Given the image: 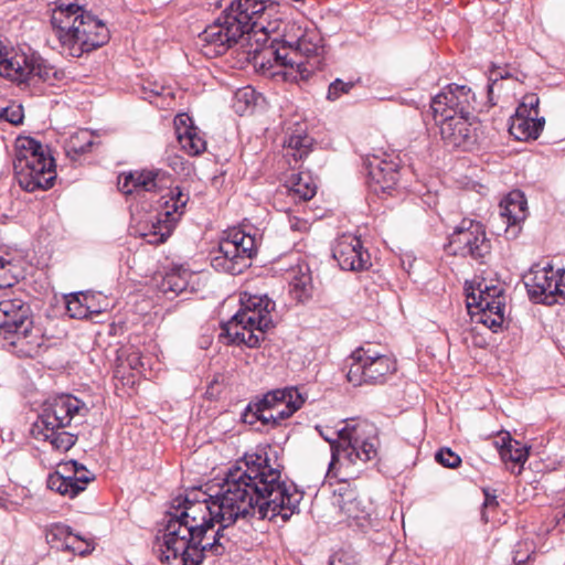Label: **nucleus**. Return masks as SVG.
I'll return each instance as SVG.
<instances>
[{"label":"nucleus","instance_id":"nucleus-1","mask_svg":"<svg viewBox=\"0 0 565 565\" xmlns=\"http://www.w3.org/2000/svg\"><path fill=\"white\" fill-rule=\"evenodd\" d=\"M303 492L281 480V472L258 454L228 469L220 491L211 495L201 489L186 491L171 501L162 535L161 561L180 558L182 565H200L205 553H225V531L238 520H269L286 523L300 512Z\"/></svg>","mask_w":565,"mask_h":565},{"label":"nucleus","instance_id":"nucleus-2","mask_svg":"<svg viewBox=\"0 0 565 565\" xmlns=\"http://www.w3.org/2000/svg\"><path fill=\"white\" fill-rule=\"evenodd\" d=\"M51 24L62 54L71 57H81L110 39L107 25L75 3H58L52 10Z\"/></svg>","mask_w":565,"mask_h":565},{"label":"nucleus","instance_id":"nucleus-3","mask_svg":"<svg viewBox=\"0 0 565 565\" xmlns=\"http://www.w3.org/2000/svg\"><path fill=\"white\" fill-rule=\"evenodd\" d=\"M239 310L222 323L220 338L226 344H244L247 348H258L265 340L267 330L274 327L271 312L275 302L267 295H241Z\"/></svg>","mask_w":565,"mask_h":565},{"label":"nucleus","instance_id":"nucleus-4","mask_svg":"<svg viewBox=\"0 0 565 565\" xmlns=\"http://www.w3.org/2000/svg\"><path fill=\"white\" fill-rule=\"evenodd\" d=\"M257 250L258 241L255 235L232 228L221 239L211 265L218 271L238 275L250 266Z\"/></svg>","mask_w":565,"mask_h":565},{"label":"nucleus","instance_id":"nucleus-5","mask_svg":"<svg viewBox=\"0 0 565 565\" xmlns=\"http://www.w3.org/2000/svg\"><path fill=\"white\" fill-rule=\"evenodd\" d=\"M338 437L343 444L333 446V460L344 452L350 463L358 460L367 462L379 457L380 439L377 427L367 420H359L354 424H347L338 431Z\"/></svg>","mask_w":565,"mask_h":565},{"label":"nucleus","instance_id":"nucleus-6","mask_svg":"<svg viewBox=\"0 0 565 565\" xmlns=\"http://www.w3.org/2000/svg\"><path fill=\"white\" fill-rule=\"evenodd\" d=\"M350 360L347 379L354 386L383 384L396 371L394 359L371 348H358L351 353Z\"/></svg>","mask_w":565,"mask_h":565},{"label":"nucleus","instance_id":"nucleus-7","mask_svg":"<svg viewBox=\"0 0 565 565\" xmlns=\"http://www.w3.org/2000/svg\"><path fill=\"white\" fill-rule=\"evenodd\" d=\"M446 248L451 255L471 257L483 263L491 253V241L481 222L465 217L449 235Z\"/></svg>","mask_w":565,"mask_h":565},{"label":"nucleus","instance_id":"nucleus-8","mask_svg":"<svg viewBox=\"0 0 565 565\" xmlns=\"http://www.w3.org/2000/svg\"><path fill=\"white\" fill-rule=\"evenodd\" d=\"M266 7L260 0H233L223 10L218 20L233 39L238 42L244 35L250 40V31L265 30Z\"/></svg>","mask_w":565,"mask_h":565},{"label":"nucleus","instance_id":"nucleus-9","mask_svg":"<svg viewBox=\"0 0 565 565\" xmlns=\"http://www.w3.org/2000/svg\"><path fill=\"white\" fill-rule=\"evenodd\" d=\"M189 199V193H184L180 186L170 189L169 199L162 196L164 211L158 213L156 221H152L148 231L142 234L149 244L158 245L167 241L184 213Z\"/></svg>","mask_w":565,"mask_h":565},{"label":"nucleus","instance_id":"nucleus-10","mask_svg":"<svg viewBox=\"0 0 565 565\" xmlns=\"http://www.w3.org/2000/svg\"><path fill=\"white\" fill-rule=\"evenodd\" d=\"M476 97L466 85L449 84L443 92L431 98L430 110L435 121L451 119L452 116L471 115Z\"/></svg>","mask_w":565,"mask_h":565},{"label":"nucleus","instance_id":"nucleus-11","mask_svg":"<svg viewBox=\"0 0 565 565\" xmlns=\"http://www.w3.org/2000/svg\"><path fill=\"white\" fill-rule=\"evenodd\" d=\"M369 186L377 195L391 194L399 180L401 160L394 153L372 154L365 160Z\"/></svg>","mask_w":565,"mask_h":565},{"label":"nucleus","instance_id":"nucleus-12","mask_svg":"<svg viewBox=\"0 0 565 565\" xmlns=\"http://www.w3.org/2000/svg\"><path fill=\"white\" fill-rule=\"evenodd\" d=\"M440 136L448 147L470 150L479 142L481 122L473 114L452 116L451 119H439Z\"/></svg>","mask_w":565,"mask_h":565},{"label":"nucleus","instance_id":"nucleus-13","mask_svg":"<svg viewBox=\"0 0 565 565\" xmlns=\"http://www.w3.org/2000/svg\"><path fill=\"white\" fill-rule=\"evenodd\" d=\"M171 174L159 168L132 170L118 177V189L124 194L134 192H159L170 188Z\"/></svg>","mask_w":565,"mask_h":565},{"label":"nucleus","instance_id":"nucleus-14","mask_svg":"<svg viewBox=\"0 0 565 565\" xmlns=\"http://www.w3.org/2000/svg\"><path fill=\"white\" fill-rule=\"evenodd\" d=\"M81 411H87L82 401L72 395H61L42 405V413L38 415V419H41L43 428H65Z\"/></svg>","mask_w":565,"mask_h":565},{"label":"nucleus","instance_id":"nucleus-15","mask_svg":"<svg viewBox=\"0 0 565 565\" xmlns=\"http://www.w3.org/2000/svg\"><path fill=\"white\" fill-rule=\"evenodd\" d=\"M332 256L343 270L360 271L372 265L371 256L361 239L351 234H343L337 239Z\"/></svg>","mask_w":565,"mask_h":565},{"label":"nucleus","instance_id":"nucleus-16","mask_svg":"<svg viewBox=\"0 0 565 565\" xmlns=\"http://www.w3.org/2000/svg\"><path fill=\"white\" fill-rule=\"evenodd\" d=\"M15 147L14 178L21 189L32 193L35 191V138L19 137Z\"/></svg>","mask_w":565,"mask_h":565},{"label":"nucleus","instance_id":"nucleus-17","mask_svg":"<svg viewBox=\"0 0 565 565\" xmlns=\"http://www.w3.org/2000/svg\"><path fill=\"white\" fill-rule=\"evenodd\" d=\"M557 273L551 265L532 267L529 275L524 277L529 297L537 303L551 305L555 301Z\"/></svg>","mask_w":565,"mask_h":565},{"label":"nucleus","instance_id":"nucleus-18","mask_svg":"<svg viewBox=\"0 0 565 565\" xmlns=\"http://www.w3.org/2000/svg\"><path fill=\"white\" fill-rule=\"evenodd\" d=\"M199 41L201 42L203 53L210 57L224 54L237 43L224 29L218 18L199 34Z\"/></svg>","mask_w":565,"mask_h":565},{"label":"nucleus","instance_id":"nucleus-19","mask_svg":"<svg viewBox=\"0 0 565 565\" xmlns=\"http://www.w3.org/2000/svg\"><path fill=\"white\" fill-rule=\"evenodd\" d=\"M174 122L178 141L188 154L199 156L205 151L206 141L190 117L184 114L179 115Z\"/></svg>","mask_w":565,"mask_h":565},{"label":"nucleus","instance_id":"nucleus-20","mask_svg":"<svg viewBox=\"0 0 565 565\" xmlns=\"http://www.w3.org/2000/svg\"><path fill=\"white\" fill-rule=\"evenodd\" d=\"M20 323L11 321L10 323L2 324L1 328L7 330H13L10 334H13V340H11L10 344L14 349V354L20 359H33L35 354V345L34 340L35 335L33 334V322H28L26 324L19 320Z\"/></svg>","mask_w":565,"mask_h":565},{"label":"nucleus","instance_id":"nucleus-21","mask_svg":"<svg viewBox=\"0 0 565 565\" xmlns=\"http://www.w3.org/2000/svg\"><path fill=\"white\" fill-rule=\"evenodd\" d=\"M35 70V58L32 54L30 57L24 53L8 52L7 56L0 61V76L12 81L23 82Z\"/></svg>","mask_w":565,"mask_h":565},{"label":"nucleus","instance_id":"nucleus-22","mask_svg":"<svg viewBox=\"0 0 565 565\" xmlns=\"http://www.w3.org/2000/svg\"><path fill=\"white\" fill-rule=\"evenodd\" d=\"M192 277V273L182 266H178L161 276L160 281L156 284V286L160 292L172 300L177 296L188 291L189 282Z\"/></svg>","mask_w":565,"mask_h":565},{"label":"nucleus","instance_id":"nucleus-23","mask_svg":"<svg viewBox=\"0 0 565 565\" xmlns=\"http://www.w3.org/2000/svg\"><path fill=\"white\" fill-rule=\"evenodd\" d=\"M56 177L54 150L50 146L38 141V190L53 188Z\"/></svg>","mask_w":565,"mask_h":565},{"label":"nucleus","instance_id":"nucleus-24","mask_svg":"<svg viewBox=\"0 0 565 565\" xmlns=\"http://www.w3.org/2000/svg\"><path fill=\"white\" fill-rule=\"evenodd\" d=\"M276 391H285V396L281 402L270 403L268 405L269 412L275 417V425L279 426L280 423L291 417L305 403V397L299 393L297 387L290 386L285 388H277Z\"/></svg>","mask_w":565,"mask_h":565},{"label":"nucleus","instance_id":"nucleus-25","mask_svg":"<svg viewBox=\"0 0 565 565\" xmlns=\"http://www.w3.org/2000/svg\"><path fill=\"white\" fill-rule=\"evenodd\" d=\"M494 446L498 449L502 461H510L514 465H519L520 468L523 467L529 458V447L513 439L509 433L500 436L499 439L494 441Z\"/></svg>","mask_w":565,"mask_h":565},{"label":"nucleus","instance_id":"nucleus-26","mask_svg":"<svg viewBox=\"0 0 565 565\" xmlns=\"http://www.w3.org/2000/svg\"><path fill=\"white\" fill-rule=\"evenodd\" d=\"M545 125L544 117L516 115L510 132L518 140L537 139Z\"/></svg>","mask_w":565,"mask_h":565},{"label":"nucleus","instance_id":"nucleus-27","mask_svg":"<svg viewBox=\"0 0 565 565\" xmlns=\"http://www.w3.org/2000/svg\"><path fill=\"white\" fill-rule=\"evenodd\" d=\"M526 200L520 191L511 192L500 204V215L507 224L515 225L526 217Z\"/></svg>","mask_w":565,"mask_h":565},{"label":"nucleus","instance_id":"nucleus-28","mask_svg":"<svg viewBox=\"0 0 565 565\" xmlns=\"http://www.w3.org/2000/svg\"><path fill=\"white\" fill-rule=\"evenodd\" d=\"M21 320L23 324L28 322H33L32 318H29L25 315V310H23V302L20 299H1L0 300V327L4 323L19 322ZM12 330H7L4 328H0V335L7 338Z\"/></svg>","mask_w":565,"mask_h":565},{"label":"nucleus","instance_id":"nucleus-29","mask_svg":"<svg viewBox=\"0 0 565 565\" xmlns=\"http://www.w3.org/2000/svg\"><path fill=\"white\" fill-rule=\"evenodd\" d=\"M288 193L294 199L301 201L311 200L317 192V185L308 173H292L286 181Z\"/></svg>","mask_w":565,"mask_h":565},{"label":"nucleus","instance_id":"nucleus-30","mask_svg":"<svg viewBox=\"0 0 565 565\" xmlns=\"http://www.w3.org/2000/svg\"><path fill=\"white\" fill-rule=\"evenodd\" d=\"M338 505L348 521H354L356 525H361V521L369 515L366 505L353 491L340 494Z\"/></svg>","mask_w":565,"mask_h":565},{"label":"nucleus","instance_id":"nucleus-31","mask_svg":"<svg viewBox=\"0 0 565 565\" xmlns=\"http://www.w3.org/2000/svg\"><path fill=\"white\" fill-rule=\"evenodd\" d=\"M45 541L51 548L56 551H65V548H74L67 543H74L71 529L64 524L55 523L45 529Z\"/></svg>","mask_w":565,"mask_h":565},{"label":"nucleus","instance_id":"nucleus-32","mask_svg":"<svg viewBox=\"0 0 565 565\" xmlns=\"http://www.w3.org/2000/svg\"><path fill=\"white\" fill-rule=\"evenodd\" d=\"M44 440L49 441L53 449L65 452L70 450L77 440V435L65 431L64 428L46 427L40 431Z\"/></svg>","mask_w":565,"mask_h":565},{"label":"nucleus","instance_id":"nucleus-33","mask_svg":"<svg viewBox=\"0 0 565 565\" xmlns=\"http://www.w3.org/2000/svg\"><path fill=\"white\" fill-rule=\"evenodd\" d=\"M93 296L88 292L71 294L66 298V310L71 318L84 319L92 312H97L90 308L89 300Z\"/></svg>","mask_w":565,"mask_h":565},{"label":"nucleus","instance_id":"nucleus-34","mask_svg":"<svg viewBox=\"0 0 565 565\" xmlns=\"http://www.w3.org/2000/svg\"><path fill=\"white\" fill-rule=\"evenodd\" d=\"M22 275L23 270L18 262L0 255V290L13 287Z\"/></svg>","mask_w":565,"mask_h":565},{"label":"nucleus","instance_id":"nucleus-35","mask_svg":"<svg viewBox=\"0 0 565 565\" xmlns=\"http://www.w3.org/2000/svg\"><path fill=\"white\" fill-rule=\"evenodd\" d=\"M290 288L294 298L300 302H305L311 297L312 284L308 266H306V271H302V268L299 267L298 273L291 278Z\"/></svg>","mask_w":565,"mask_h":565},{"label":"nucleus","instance_id":"nucleus-36","mask_svg":"<svg viewBox=\"0 0 565 565\" xmlns=\"http://www.w3.org/2000/svg\"><path fill=\"white\" fill-rule=\"evenodd\" d=\"M285 147L287 148V156L292 157L295 161H299L311 152L312 138L307 135H291L285 141Z\"/></svg>","mask_w":565,"mask_h":565},{"label":"nucleus","instance_id":"nucleus-37","mask_svg":"<svg viewBox=\"0 0 565 565\" xmlns=\"http://www.w3.org/2000/svg\"><path fill=\"white\" fill-rule=\"evenodd\" d=\"M285 394V391H270L266 393L262 399L256 402V412H260V424L263 426L276 427L275 417L273 416V413L269 412L268 405L277 401L281 402Z\"/></svg>","mask_w":565,"mask_h":565},{"label":"nucleus","instance_id":"nucleus-38","mask_svg":"<svg viewBox=\"0 0 565 565\" xmlns=\"http://www.w3.org/2000/svg\"><path fill=\"white\" fill-rule=\"evenodd\" d=\"M60 467L62 468L64 473H67L71 476L73 482L84 486V489L86 488V484L95 479L94 473H92L87 468L81 463H78L75 460H70L64 463H60Z\"/></svg>","mask_w":565,"mask_h":565},{"label":"nucleus","instance_id":"nucleus-39","mask_svg":"<svg viewBox=\"0 0 565 565\" xmlns=\"http://www.w3.org/2000/svg\"><path fill=\"white\" fill-rule=\"evenodd\" d=\"M329 565H362V559L353 548L345 547L335 551L331 555Z\"/></svg>","mask_w":565,"mask_h":565},{"label":"nucleus","instance_id":"nucleus-40","mask_svg":"<svg viewBox=\"0 0 565 565\" xmlns=\"http://www.w3.org/2000/svg\"><path fill=\"white\" fill-rule=\"evenodd\" d=\"M540 98L535 93L525 94L516 108V115L537 116Z\"/></svg>","mask_w":565,"mask_h":565},{"label":"nucleus","instance_id":"nucleus-41","mask_svg":"<svg viewBox=\"0 0 565 565\" xmlns=\"http://www.w3.org/2000/svg\"><path fill=\"white\" fill-rule=\"evenodd\" d=\"M354 85L355 83L352 81L343 82L340 78H335L328 87L327 99L330 102L339 99L342 95L349 94Z\"/></svg>","mask_w":565,"mask_h":565},{"label":"nucleus","instance_id":"nucleus-42","mask_svg":"<svg viewBox=\"0 0 565 565\" xmlns=\"http://www.w3.org/2000/svg\"><path fill=\"white\" fill-rule=\"evenodd\" d=\"M476 307L482 312L488 313L490 316H504V309H505V297H499L497 300H491V302L486 301L482 302H476Z\"/></svg>","mask_w":565,"mask_h":565},{"label":"nucleus","instance_id":"nucleus-43","mask_svg":"<svg viewBox=\"0 0 565 565\" xmlns=\"http://www.w3.org/2000/svg\"><path fill=\"white\" fill-rule=\"evenodd\" d=\"M436 460L444 467L457 468L461 463L459 455L451 451L449 448H441L436 452Z\"/></svg>","mask_w":565,"mask_h":565},{"label":"nucleus","instance_id":"nucleus-44","mask_svg":"<svg viewBox=\"0 0 565 565\" xmlns=\"http://www.w3.org/2000/svg\"><path fill=\"white\" fill-rule=\"evenodd\" d=\"M0 118L12 125H19L23 119V108L21 105L3 107L0 109Z\"/></svg>","mask_w":565,"mask_h":565},{"label":"nucleus","instance_id":"nucleus-45","mask_svg":"<svg viewBox=\"0 0 565 565\" xmlns=\"http://www.w3.org/2000/svg\"><path fill=\"white\" fill-rule=\"evenodd\" d=\"M499 297H504L503 289L498 286H486L484 289L480 290V294L478 296V299L472 296L473 305L476 306V302H482L486 301L491 302V300H497ZM468 306H472V303H468Z\"/></svg>","mask_w":565,"mask_h":565},{"label":"nucleus","instance_id":"nucleus-46","mask_svg":"<svg viewBox=\"0 0 565 565\" xmlns=\"http://www.w3.org/2000/svg\"><path fill=\"white\" fill-rule=\"evenodd\" d=\"M64 479L66 480V482H64V484L61 486L58 494L73 499L84 491V486L73 482L71 476H68L67 473L64 475Z\"/></svg>","mask_w":565,"mask_h":565},{"label":"nucleus","instance_id":"nucleus-47","mask_svg":"<svg viewBox=\"0 0 565 565\" xmlns=\"http://www.w3.org/2000/svg\"><path fill=\"white\" fill-rule=\"evenodd\" d=\"M74 543H67L70 546H74V548H65V551H71L78 555H86L92 552L93 547L90 543L84 537L73 534Z\"/></svg>","mask_w":565,"mask_h":565},{"label":"nucleus","instance_id":"nucleus-48","mask_svg":"<svg viewBox=\"0 0 565 565\" xmlns=\"http://www.w3.org/2000/svg\"><path fill=\"white\" fill-rule=\"evenodd\" d=\"M268 53L274 56L275 61L281 66H290L292 67L294 62L288 57V53L286 52V47H275L274 41L268 46Z\"/></svg>","mask_w":565,"mask_h":565},{"label":"nucleus","instance_id":"nucleus-49","mask_svg":"<svg viewBox=\"0 0 565 565\" xmlns=\"http://www.w3.org/2000/svg\"><path fill=\"white\" fill-rule=\"evenodd\" d=\"M255 38V42L257 43V47L255 49V53H258L259 51L268 52V47H266V44L269 40L268 38V29L265 25V30L262 31L259 29H255V31H250V39Z\"/></svg>","mask_w":565,"mask_h":565},{"label":"nucleus","instance_id":"nucleus-50","mask_svg":"<svg viewBox=\"0 0 565 565\" xmlns=\"http://www.w3.org/2000/svg\"><path fill=\"white\" fill-rule=\"evenodd\" d=\"M64 482H66V480L64 479V473L55 471L47 476L46 487L49 490L58 493V491L61 490V486H63Z\"/></svg>","mask_w":565,"mask_h":565},{"label":"nucleus","instance_id":"nucleus-51","mask_svg":"<svg viewBox=\"0 0 565 565\" xmlns=\"http://www.w3.org/2000/svg\"><path fill=\"white\" fill-rule=\"evenodd\" d=\"M259 414H260V412H256V402L255 403H250L246 407V411L243 414V422L246 423V424H249V425H254L257 422H260Z\"/></svg>","mask_w":565,"mask_h":565},{"label":"nucleus","instance_id":"nucleus-52","mask_svg":"<svg viewBox=\"0 0 565 565\" xmlns=\"http://www.w3.org/2000/svg\"><path fill=\"white\" fill-rule=\"evenodd\" d=\"M481 321L488 326L490 329H492L494 332L498 331L499 328H501L503 321H504V317L503 315H499L497 317H491L490 315L488 313H482V318H481Z\"/></svg>","mask_w":565,"mask_h":565},{"label":"nucleus","instance_id":"nucleus-53","mask_svg":"<svg viewBox=\"0 0 565 565\" xmlns=\"http://www.w3.org/2000/svg\"><path fill=\"white\" fill-rule=\"evenodd\" d=\"M79 139V135L73 136L70 140V151H74L75 153H85L87 152L90 147L93 146V141L89 138L85 143L82 146H77V140Z\"/></svg>","mask_w":565,"mask_h":565},{"label":"nucleus","instance_id":"nucleus-54","mask_svg":"<svg viewBox=\"0 0 565 565\" xmlns=\"http://www.w3.org/2000/svg\"><path fill=\"white\" fill-rule=\"evenodd\" d=\"M556 273H557V277H556V284H557L556 295L565 297V269H557Z\"/></svg>","mask_w":565,"mask_h":565},{"label":"nucleus","instance_id":"nucleus-55","mask_svg":"<svg viewBox=\"0 0 565 565\" xmlns=\"http://www.w3.org/2000/svg\"><path fill=\"white\" fill-rule=\"evenodd\" d=\"M290 228L295 232H305L308 228V223L306 221H302L300 218H290Z\"/></svg>","mask_w":565,"mask_h":565},{"label":"nucleus","instance_id":"nucleus-56","mask_svg":"<svg viewBox=\"0 0 565 565\" xmlns=\"http://www.w3.org/2000/svg\"><path fill=\"white\" fill-rule=\"evenodd\" d=\"M326 440H328L331 445V451L333 452V446H339L340 444H343L341 439L339 438V441L331 440L328 438V435H324ZM341 457L345 459L344 452L341 451L340 455L333 460V457L331 458L330 467L334 465L335 461H338Z\"/></svg>","mask_w":565,"mask_h":565},{"label":"nucleus","instance_id":"nucleus-57","mask_svg":"<svg viewBox=\"0 0 565 565\" xmlns=\"http://www.w3.org/2000/svg\"><path fill=\"white\" fill-rule=\"evenodd\" d=\"M38 78L46 79L49 77V70L42 66V61L38 57Z\"/></svg>","mask_w":565,"mask_h":565},{"label":"nucleus","instance_id":"nucleus-58","mask_svg":"<svg viewBox=\"0 0 565 565\" xmlns=\"http://www.w3.org/2000/svg\"><path fill=\"white\" fill-rule=\"evenodd\" d=\"M167 88L163 85H154L153 88L150 89V96H162L166 94Z\"/></svg>","mask_w":565,"mask_h":565},{"label":"nucleus","instance_id":"nucleus-59","mask_svg":"<svg viewBox=\"0 0 565 565\" xmlns=\"http://www.w3.org/2000/svg\"><path fill=\"white\" fill-rule=\"evenodd\" d=\"M483 504H484V507H490V505H497L498 502H497L495 497L490 498L489 495H487Z\"/></svg>","mask_w":565,"mask_h":565},{"label":"nucleus","instance_id":"nucleus-60","mask_svg":"<svg viewBox=\"0 0 565 565\" xmlns=\"http://www.w3.org/2000/svg\"><path fill=\"white\" fill-rule=\"evenodd\" d=\"M8 52L9 50L0 41V61L3 58V56H7Z\"/></svg>","mask_w":565,"mask_h":565},{"label":"nucleus","instance_id":"nucleus-61","mask_svg":"<svg viewBox=\"0 0 565 565\" xmlns=\"http://www.w3.org/2000/svg\"><path fill=\"white\" fill-rule=\"evenodd\" d=\"M513 562L516 564V565H521L523 563H525V559L524 558H521V557H518V555H515L513 557Z\"/></svg>","mask_w":565,"mask_h":565},{"label":"nucleus","instance_id":"nucleus-62","mask_svg":"<svg viewBox=\"0 0 565 565\" xmlns=\"http://www.w3.org/2000/svg\"><path fill=\"white\" fill-rule=\"evenodd\" d=\"M301 44H302V40H301V39H298V40L295 42L296 50H300Z\"/></svg>","mask_w":565,"mask_h":565},{"label":"nucleus","instance_id":"nucleus-63","mask_svg":"<svg viewBox=\"0 0 565 565\" xmlns=\"http://www.w3.org/2000/svg\"><path fill=\"white\" fill-rule=\"evenodd\" d=\"M30 433L33 435L35 434V422L31 424L30 426Z\"/></svg>","mask_w":565,"mask_h":565},{"label":"nucleus","instance_id":"nucleus-64","mask_svg":"<svg viewBox=\"0 0 565 565\" xmlns=\"http://www.w3.org/2000/svg\"><path fill=\"white\" fill-rule=\"evenodd\" d=\"M4 507H6V500L0 497V508H4Z\"/></svg>","mask_w":565,"mask_h":565}]
</instances>
